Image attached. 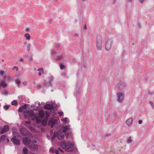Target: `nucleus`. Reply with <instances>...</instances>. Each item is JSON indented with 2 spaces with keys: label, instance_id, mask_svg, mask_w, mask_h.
Returning <instances> with one entry per match:
<instances>
[{
  "label": "nucleus",
  "instance_id": "f257e3e1",
  "mask_svg": "<svg viewBox=\"0 0 154 154\" xmlns=\"http://www.w3.org/2000/svg\"><path fill=\"white\" fill-rule=\"evenodd\" d=\"M60 146L62 148L67 152L74 153L78 152L77 149L74 145V144L73 143L69 142L66 143L64 141H62L60 143Z\"/></svg>",
  "mask_w": 154,
  "mask_h": 154
},
{
  "label": "nucleus",
  "instance_id": "f03ea898",
  "mask_svg": "<svg viewBox=\"0 0 154 154\" xmlns=\"http://www.w3.org/2000/svg\"><path fill=\"white\" fill-rule=\"evenodd\" d=\"M24 115L26 118L28 116L32 117L34 116L33 118H32V120H34L35 119L36 121H37V117L35 115H34V113L31 110H26L24 112Z\"/></svg>",
  "mask_w": 154,
  "mask_h": 154
},
{
  "label": "nucleus",
  "instance_id": "7ed1b4c3",
  "mask_svg": "<svg viewBox=\"0 0 154 154\" xmlns=\"http://www.w3.org/2000/svg\"><path fill=\"white\" fill-rule=\"evenodd\" d=\"M62 132L60 130L58 133L54 132L53 134V137H52V140H54V138L56 137H57L59 140H62L64 138V134L62 133Z\"/></svg>",
  "mask_w": 154,
  "mask_h": 154
},
{
  "label": "nucleus",
  "instance_id": "20e7f679",
  "mask_svg": "<svg viewBox=\"0 0 154 154\" xmlns=\"http://www.w3.org/2000/svg\"><path fill=\"white\" fill-rule=\"evenodd\" d=\"M97 48L98 51L101 50L102 49V37L98 35L97 37Z\"/></svg>",
  "mask_w": 154,
  "mask_h": 154
},
{
  "label": "nucleus",
  "instance_id": "39448f33",
  "mask_svg": "<svg viewBox=\"0 0 154 154\" xmlns=\"http://www.w3.org/2000/svg\"><path fill=\"white\" fill-rule=\"evenodd\" d=\"M70 125H69L61 127L60 130L63 133L69 131L70 129Z\"/></svg>",
  "mask_w": 154,
  "mask_h": 154
},
{
  "label": "nucleus",
  "instance_id": "423d86ee",
  "mask_svg": "<svg viewBox=\"0 0 154 154\" xmlns=\"http://www.w3.org/2000/svg\"><path fill=\"white\" fill-rule=\"evenodd\" d=\"M117 95L118 97V101L120 103L122 102L124 99V94L119 92L117 94Z\"/></svg>",
  "mask_w": 154,
  "mask_h": 154
},
{
  "label": "nucleus",
  "instance_id": "0eeeda50",
  "mask_svg": "<svg viewBox=\"0 0 154 154\" xmlns=\"http://www.w3.org/2000/svg\"><path fill=\"white\" fill-rule=\"evenodd\" d=\"M9 126L6 125L4 126L2 128L0 127V133L3 134L7 131L9 130Z\"/></svg>",
  "mask_w": 154,
  "mask_h": 154
},
{
  "label": "nucleus",
  "instance_id": "6e6552de",
  "mask_svg": "<svg viewBox=\"0 0 154 154\" xmlns=\"http://www.w3.org/2000/svg\"><path fill=\"white\" fill-rule=\"evenodd\" d=\"M20 139H21V138L12 137L11 139V140L14 144L17 145H19L20 144Z\"/></svg>",
  "mask_w": 154,
  "mask_h": 154
},
{
  "label": "nucleus",
  "instance_id": "1a4fd4ad",
  "mask_svg": "<svg viewBox=\"0 0 154 154\" xmlns=\"http://www.w3.org/2000/svg\"><path fill=\"white\" fill-rule=\"evenodd\" d=\"M116 87L119 90H122L125 87V85L123 82H120L117 84Z\"/></svg>",
  "mask_w": 154,
  "mask_h": 154
},
{
  "label": "nucleus",
  "instance_id": "9d476101",
  "mask_svg": "<svg viewBox=\"0 0 154 154\" xmlns=\"http://www.w3.org/2000/svg\"><path fill=\"white\" fill-rule=\"evenodd\" d=\"M57 122V119L51 118L49 120L48 125H51V127L52 128Z\"/></svg>",
  "mask_w": 154,
  "mask_h": 154
},
{
  "label": "nucleus",
  "instance_id": "9b49d317",
  "mask_svg": "<svg viewBox=\"0 0 154 154\" xmlns=\"http://www.w3.org/2000/svg\"><path fill=\"white\" fill-rule=\"evenodd\" d=\"M29 147L30 148L31 150L35 151L38 149V146L37 145L32 144L29 146Z\"/></svg>",
  "mask_w": 154,
  "mask_h": 154
},
{
  "label": "nucleus",
  "instance_id": "f8f14e48",
  "mask_svg": "<svg viewBox=\"0 0 154 154\" xmlns=\"http://www.w3.org/2000/svg\"><path fill=\"white\" fill-rule=\"evenodd\" d=\"M31 141V140L28 138L26 137L23 139V142L25 145H29Z\"/></svg>",
  "mask_w": 154,
  "mask_h": 154
},
{
  "label": "nucleus",
  "instance_id": "ddd939ff",
  "mask_svg": "<svg viewBox=\"0 0 154 154\" xmlns=\"http://www.w3.org/2000/svg\"><path fill=\"white\" fill-rule=\"evenodd\" d=\"M133 119L132 118L128 119L126 122V123L128 126H130L132 124Z\"/></svg>",
  "mask_w": 154,
  "mask_h": 154
},
{
  "label": "nucleus",
  "instance_id": "4468645a",
  "mask_svg": "<svg viewBox=\"0 0 154 154\" xmlns=\"http://www.w3.org/2000/svg\"><path fill=\"white\" fill-rule=\"evenodd\" d=\"M38 114L39 117L41 118H43L45 116V114L43 110H40L38 112Z\"/></svg>",
  "mask_w": 154,
  "mask_h": 154
},
{
  "label": "nucleus",
  "instance_id": "2eb2a0df",
  "mask_svg": "<svg viewBox=\"0 0 154 154\" xmlns=\"http://www.w3.org/2000/svg\"><path fill=\"white\" fill-rule=\"evenodd\" d=\"M45 108L47 109H51L53 108V106L50 104H47L45 105Z\"/></svg>",
  "mask_w": 154,
  "mask_h": 154
},
{
  "label": "nucleus",
  "instance_id": "dca6fc26",
  "mask_svg": "<svg viewBox=\"0 0 154 154\" xmlns=\"http://www.w3.org/2000/svg\"><path fill=\"white\" fill-rule=\"evenodd\" d=\"M13 137H16L17 138H20L21 137L20 136L19 134L16 131H14L13 132Z\"/></svg>",
  "mask_w": 154,
  "mask_h": 154
},
{
  "label": "nucleus",
  "instance_id": "f3484780",
  "mask_svg": "<svg viewBox=\"0 0 154 154\" xmlns=\"http://www.w3.org/2000/svg\"><path fill=\"white\" fill-rule=\"evenodd\" d=\"M1 85L3 87L5 88L7 86V84L5 83L4 80L0 82Z\"/></svg>",
  "mask_w": 154,
  "mask_h": 154
},
{
  "label": "nucleus",
  "instance_id": "a211bd4d",
  "mask_svg": "<svg viewBox=\"0 0 154 154\" xmlns=\"http://www.w3.org/2000/svg\"><path fill=\"white\" fill-rule=\"evenodd\" d=\"M6 136L5 135H2L0 137V142L4 141L6 139Z\"/></svg>",
  "mask_w": 154,
  "mask_h": 154
},
{
  "label": "nucleus",
  "instance_id": "6ab92c4d",
  "mask_svg": "<svg viewBox=\"0 0 154 154\" xmlns=\"http://www.w3.org/2000/svg\"><path fill=\"white\" fill-rule=\"evenodd\" d=\"M7 73L6 71L3 70H0V75L2 77H3L4 75H5Z\"/></svg>",
  "mask_w": 154,
  "mask_h": 154
},
{
  "label": "nucleus",
  "instance_id": "aec40b11",
  "mask_svg": "<svg viewBox=\"0 0 154 154\" xmlns=\"http://www.w3.org/2000/svg\"><path fill=\"white\" fill-rule=\"evenodd\" d=\"M38 71L39 72L38 73V75L39 76H41V75H42L41 72L42 73L43 72V68H39L38 69Z\"/></svg>",
  "mask_w": 154,
  "mask_h": 154
},
{
  "label": "nucleus",
  "instance_id": "412c9836",
  "mask_svg": "<svg viewBox=\"0 0 154 154\" xmlns=\"http://www.w3.org/2000/svg\"><path fill=\"white\" fill-rule=\"evenodd\" d=\"M14 82L16 84H17L18 85H19L21 83V82L20 80L18 79H16Z\"/></svg>",
  "mask_w": 154,
  "mask_h": 154
},
{
  "label": "nucleus",
  "instance_id": "4be33fe9",
  "mask_svg": "<svg viewBox=\"0 0 154 154\" xmlns=\"http://www.w3.org/2000/svg\"><path fill=\"white\" fill-rule=\"evenodd\" d=\"M24 36L28 40H29L30 39V36L29 34L28 33H26L24 35Z\"/></svg>",
  "mask_w": 154,
  "mask_h": 154
},
{
  "label": "nucleus",
  "instance_id": "5701e85b",
  "mask_svg": "<svg viewBox=\"0 0 154 154\" xmlns=\"http://www.w3.org/2000/svg\"><path fill=\"white\" fill-rule=\"evenodd\" d=\"M20 132L23 135H26V133L25 132L24 129L23 128H21L20 130Z\"/></svg>",
  "mask_w": 154,
  "mask_h": 154
},
{
  "label": "nucleus",
  "instance_id": "b1692460",
  "mask_svg": "<svg viewBox=\"0 0 154 154\" xmlns=\"http://www.w3.org/2000/svg\"><path fill=\"white\" fill-rule=\"evenodd\" d=\"M28 150L26 148H24L23 149V153L24 154H27Z\"/></svg>",
  "mask_w": 154,
  "mask_h": 154
},
{
  "label": "nucleus",
  "instance_id": "393cba45",
  "mask_svg": "<svg viewBox=\"0 0 154 154\" xmlns=\"http://www.w3.org/2000/svg\"><path fill=\"white\" fill-rule=\"evenodd\" d=\"M11 104L12 105L16 106L18 104V103L16 100H14L12 101Z\"/></svg>",
  "mask_w": 154,
  "mask_h": 154
},
{
  "label": "nucleus",
  "instance_id": "a878e982",
  "mask_svg": "<svg viewBox=\"0 0 154 154\" xmlns=\"http://www.w3.org/2000/svg\"><path fill=\"white\" fill-rule=\"evenodd\" d=\"M61 120L64 123H66L68 122V119L67 118H65L64 119H61Z\"/></svg>",
  "mask_w": 154,
  "mask_h": 154
},
{
  "label": "nucleus",
  "instance_id": "bb28decb",
  "mask_svg": "<svg viewBox=\"0 0 154 154\" xmlns=\"http://www.w3.org/2000/svg\"><path fill=\"white\" fill-rule=\"evenodd\" d=\"M55 150L52 148H50L49 151L50 152L52 153H54L55 152Z\"/></svg>",
  "mask_w": 154,
  "mask_h": 154
},
{
  "label": "nucleus",
  "instance_id": "cd10ccee",
  "mask_svg": "<svg viewBox=\"0 0 154 154\" xmlns=\"http://www.w3.org/2000/svg\"><path fill=\"white\" fill-rule=\"evenodd\" d=\"M46 116L47 117H49L50 115V112L49 111H46L45 112Z\"/></svg>",
  "mask_w": 154,
  "mask_h": 154
},
{
  "label": "nucleus",
  "instance_id": "c85d7f7f",
  "mask_svg": "<svg viewBox=\"0 0 154 154\" xmlns=\"http://www.w3.org/2000/svg\"><path fill=\"white\" fill-rule=\"evenodd\" d=\"M7 81L8 82H10L11 80V77L9 75H8L7 76Z\"/></svg>",
  "mask_w": 154,
  "mask_h": 154
},
{
  "label": "nucleus",
  "instance_id": "c756f323",
  "mask_svg": "<svg viewBox=\"0 0 154 154\" xmlns=\"http://www.w3.org/2000/svg\"><path fill=\"white\" fill-rule=\"evenodd\" d=\"M9 107V106L8 105H5L4 106V108L5 110H7L8 109Z\"/></svg>",
  "mask_w": 154,
  "mask_h": 154
},
{
  "label": "nucleus",
  "instance_id": "7c9ffc66",
  "mask_svg": "<svg viewBox=\"0 0 154 154\" xmlns=\"http://www.w3.org/2000/svg\"><path fill=\"white\" fill-rule=\"evenodd\" d=\"M60 68L61 69H64L65 68V66L64 65H63L62 63H60Z\"/></svg>",
  "mask_w": 154,
  "mask_h": 154
},
{
  "label": "nucleus",
  "instance_id": "2f4dec72",
  "mask_svg": "<svg viewBox=\"0 0 154 154\" xmlns=\"http://www.w3.org/2000/svg\"><path fill=\"white\" fill-rule=\"evenodd\" d=\"M149 104H150V105H151V106L152 108L154 109V105H153V103L152 102H149Z\"/></svg>",
  "mask_w": 154,
  "mask_h": 154
},
{
  "label": "nucleus",
  "instance_id": "473e14b6",
  "mask_svg": "<svg viewBox=\"0 0 154 154\" xmlns=\"http://www.w3.org/2000/svg\"><path fill=\"white\" fill-rule=\"evenodd\" d=\"M23 108H22V106L20 107L18 109V112H21L23 111Z\"/></svg>",
  "mask_w": 154,
  "mask_h": 154
},
{
  "label": "nucleus",
  "instance_id": "72a5a7b5",
  "mask_svg": "<svg viewBox=\"0 0 154 154\" xmlns=\"http://www.w3.org/2000/svg\"><path fill=\"white\" fill-rule=\"evenodd\" d=\"M30 46H31V45L29 43L27 44V48L28 49V51L30 50Z\"/></svg>",
  "mask_w": 154,
  "mask_h": 154
},
{
  "label": "nucleus",
  "instance_id": "f704fd0d",
  "mask_svg": "<svg viewBox=\"0 0 154 154\" xmlns=\"http://www.w3.org/2000/svg\"><path fill=\"white\" fill-rule=\"evenodd\" d=\"M21 106L23 109H26L27 108V105L26 104H25L24 105L22 106Z\"/></svg>",
  "mask_w": 154,
  "mask_h": 154
},
{
  "label": "nucleus",
  "instance_id": "c9c22d12",
  "mask_svg": "<svg viewBox=\"0 0 154 154\" xmlns=\"http://www.w3.org/2000/svg\"><path fill=\"white\" fill-rule=\"evenodd\" d=\"M47 119H48V118H47L46 119H45L44 120L42 121V123L43 124H46V122H47Z\"/></svg>",
  "mask_w": 154,
  "mask_h": 154
},
{
  "label": "nucleus",
  "instance_id": "e433bc0d",
  "mask_svg": "<svg viewBox=\"0 0 154 154\" xmlns=\"http://www.w3.org/2000/svg\"><path fill=\"white\" fill-rule=\"evenodd\" d=\"M62 56H59L58 57L57 59L56 60H60L62 58Z\"/></svg>",
  "mask_w": 154,
  "mask_h": 154
},
{
  "label": "nucleus",
  "instance_id": "4c0bfd02",
  "mask_svg": "<svg viewBox=\"0 0 154 154\" xmlns=\"http://www.w3.org/2000/svg\"><path fill=\"white\" fill-rule=\"evenodd\" d=\"M112 130H111V131H109L108 132V134H106V135H108V136H109L112 133Z\"/></svg>",
  "mask_w": 154,
  "mask_h": 154
},
{
  "label": "nucleus",
  "instance_id": "58836bf2",
  "mask_svg": "<svg viewBox=\"0 0 154 154\" xmlns=\"http://www.w3.org/2000/svg\"><path fill=\"white\" fill-rule=\"evenodd\" d=\"M132 142L131 137H130V138L128 139L127 141V142L128 143H130Z\"/></svg>",
  "mask_w": 154,
  "mask_h": 154
},
{
  "label": "nucleus",
  "instance_id": "ea45409f",
  "mask_svg": "<svg viewBox=\"0 0 154 154\" xmlns=\"http://www.w3.org/2000/svg\"><path fill=\"white\" fill-rule=\"evenodd\" d=\"M3 94H4L5 95H7L8 94V91H4L3 92Z\"/></svg>",
  "mask_w": 154,
  "mask_h": 154
},
{
  "label": "nucleus",
  "instance_id": "a19ab883",
  "mask_svg": "<svg viewBox=\"0 0 154 154\" xmlns=\"http://www.w3.org/2000/svg\"><path fill=\"white\" fill-rule=\"evenodd\" d=\"M16 69L17 71H18V68L17 66H14L13 67V69Z\"/></svg>",
  "mask_w": 154,
  "mask_h": 154
},
{
  "label": "nucleus",
  "instance_id": "79ce46f5",
  "mask_svg": "<svg viewBox=\"0 0 154 154\" xmlns=\"http://www.w3.org/2000/svg\"><path fill=\"white\" fill-rule=\"evenodd\" d=\"M37 88L38 89H40L41 88V86L40 85H38L36 86Z\"/></svg>",
  "mask_w": 154,
  "mask_h": 154
},
{
  "label": "nucleus",
  "instance_id": "37998d69",
  "mask_svg": "<svg viewBox=\"0 0 154 154\" xmlns=\"http://www.w3.org/2000/svg\"><path fill=\"white\" fill-rule=\"evenodd\" d=\"M56 54V52L52 50L51 51V54Z\"/></svg>",
  "mask_w": 154,
  "mask_h": 154
},
{
  "label": "nucleus",
  "instance_id": "c03bdc74",
  "mask_svg": "<svg viewBox=\"0 0 154 154\" xmlns=\"http://www.w3.org/2000/svg\"><path fill=\"white\" fill-rule=\"evenodd\" d=\"M58 151H59L57 150H55L54 153H55L56 154H59Z\"/></svg>",
  "mask_w": 154,
  "mask_h": 154
},
{
  "label": "nucleus",
  "instance_id": "a18cd8bd",
  "mask_svg": "<svg viewBox=\"0 0 154 154\" xmlns=\"http://www.w3.org/2000/svg\"><path fill=\"white\" fill-rule=\"evenodd\" d=\"M59 114L60 116H62L63 114V112H60L59 113Z\"/></svg>",
  "mask_w": 154,
  "mask_h": 154
},
{
  "label": "nucleus",
  "instance_id": "49530a36",
  "mask_svg": "<svg viewBox=\"0 0 154 154\" xmlns=\"http://www.w3.org/2000/svg\"><path fill=\"white\" fill-rule=\"evenodd\" d=\"M58 150L60 151L61 152H64L63 151L62 149H61L60 148H58Z\"/></svg>",
  "mask_w": 154,
  "mask_h": 154
},
{
  "label": "nucleus",
  "instance_id": "de8ad7c7",
  "mask_svg": "<svg viewBox=\"0 0 154 154\" xmlns=\"http://www.w3.org/2000/svg\"><path fill=\"white\" fill-rule=\"evenodd\" d=\"M29 60L30 61H32V60H33L32 57H29Z\"/></svg>",
  "mask_w": 154,
  "mask_h": 154
},
{
  "label": "nucleus",
  "instance_id": "09e8293b",
  "mask_svg": "<svg viewBox=\"0 0 154 154\" xmlns=\"http://www.w3.org/2000/svg\"><path fill=\"white\" fill-rule=\"evenodd\" d=\"M142 123V121L141 120H140L138 121V123L139 124H141Z\"/></svg>",
  "mask_w": 154,
  "mask_h": 154
},
{
  "label": "nucleus",
  "instance_id": "8fccbe9b",
  "mask_svg": "<svg viewBox=\"0 0 154 154\" xmlns=\"http://www.w3.org/2000/svg\"><path fill=\"white\" fill-rule=\"evenodd\" d=\"M144 1V0H140L139 1V2L141 3H143Z\"/></svg>",
  "mask_w": 154,
  "mask_h": 154
},
{
  "label": "nucleus",
  "instance_id": "3c124183",
  "mask_svg": "<svg viewBox=\"0 0 154 154\" xmlns=\"http://www.w3.org/2000/svg\"><path fill=\"white\" fill-rule=\"evenodd\" d=\"M25 122L26 124H29L30 123V122L29 121H26Z\"/></svg>",
  "mask_w": 154,
  "mask_h": 154
},
{
  "label": "nucleus",
  "instance_id": "603ef678",
  "mask_svg": "<svg viewBox=\"0 0 154 154\" xmlns=\"http://www.w3.org/2000/svg\"><path fill=\"white\" fill-rule=\"evenodd\" d=\"M87 29V26L86 25H85L84 27V29Z\"/></svg>",
  "mask_w": 154,
  "mask_h": 154
},
{
  "label": "nucleus",
  "instance_id": "864d4df0",
  "mask_svg": "<svg viewBox=\"0 0 154 154\" xmlns=\"http://www.w3.org/2000/svg\"><path fill=\"white\" fill-rule=\"evenodd\" d=\"M6 141L8 143L9 141V140L8 138H7L6 139Z\"/></svg>",
  "mask_w": 154,
  "mask_h": 154
},
{
  "label": "nucleus",
  "instance_id": "5fc2aeb1",
  "mask_svg": "<svg viewBox=\"0 0 154 154\" xmlns=\"http://www.w3.org/2000/svg\"><path fill=\"white\" fill-rule=\"evenodd\" d=\"M51 115H52L53 116L55 115L56 114V112H54L53 113V114L52 113H51Z\"/></svg>",
  "mask_w": 154,
  "mask_h": 154
},
{
  "label": "nucleus",
  "instance_id": "6e6d98bb",
  "mask_svg": "<svg viewBox=\"0 0 154 154\" xmlns=\"http://www.w3.org/2000/svg\"><path fill=\"white\" fill-rule=\"evenodd\" d=\"M23 59L22 58H21L20 59V61L21 62L23 61Z\"/></svg>",
  "mask_w": 154,
  "mask_h": 154
},
{
  "label": "nucleus",
  "instance_id": "4d7b16f0",
  "mask_svg": "<svg viewBox=\"0 0 154 154\" xmlns=\"http://www.w3.org/2000/svg\"><path fill=\"white\" fill-rule=\"evenodd\" d=\"M87 0H82V1L84 2H85L87 1Z\"/></svg>",
  "mask_w": 154,
  "mask_h": 154
},
{
  "label": "nucleus",
  "instance_id": "13d9d810",
  "mask_svg": "<svg viewBox=\"0 0 154 154\" xmlns=\"http://www.w3.org/2000/svg\"><path fill=\"white\" fill-rule=\"evenodd\" d=\"M128 2H131V0H128Z\"/></svg>",
  "mask_w": 154,
  "mask_h": 154
},
{
  "label": "nucleus",
  "instance_id": "bf43d9fd",
  "mask_svg": "<svg viewBox=\"0 0 154 154\" xmlns=\"http://www.w3.org/2000/svg\"><path fill=\"white\" fill-rule=\"evenodd\" d=\"M34 143H36V142H37V141H36V140H34Z\"/></svg>",
  "mask_w": 154,
  "mask_h": 154
},
{
  "label": "nucleus",
  "instance_id": "052dcab7",
  "mask_svg": "<svg viewBox=\"0 0 154 154\" xmlns=\"http://www.w3.org/2000/svg\"><path fill=\"white\" fill-rule=\"evenodd\" d=\"M43 85H44L45 86H46V84H45V83H44Z\"/></svg>",
  "mask_w": 154,
  "mask_h": 154
},
{
  "label": "nucleus",
  "instance_id": "680f3d73",
  "mask_svg": "<svg viewBox=\"0 0 154 154\" xmlns=\"http://www.w3.org/2000/svg\"><path fill=\"white\" fill-rule=\"evenodd\" d=\"M2 61H3V62H4V60L3 59L2 60Z\"/></svg>",
  "mask_w": 154,
  "mask_h": 154
},
{
  "label": "nucleus",
  "instance_id": "e2e57ef3",
  "mask_svg": "<svg viewBox=\"0 0 154 154\" xmlns=\"http://www.w3.org/2000/svg\"><path fill=\"white\" fill-rule=\"evenodd\" d=\"M31 154H35L34 153H32Z\"/></svg>",
  "mask_w": 154,
  "mask_h": 154
},
{
  "label": "nucleus",
  "instance_id": "0e129e2a",
  "mask_svg": "<svg viewBox=\"0 0 154 154\" xmlns=\"http://www.w3.org/2000/svg\"><path fill=\"white\" fill-rule=\"evenodd\" d=\"M5 78H6V77H5L4 78V79H5Z\"/></svg>",
  "mask_w": 154,
  "mask_h": 154
},
{
  "label": "nucleus",
  "instance_id": "69168bd1",
  "mask_svg": "<svg viewBox=\"0 0 154 154\" xmlns=\"http://www.w3.org/2000/svg\"><path fill=\"white\" fill-rule=\"evenodd\" d=\"M0 154H1L0 153Z\"/></svg>",
  "mask_w": 154,
  "mask_h": 154
}]
</instances>
